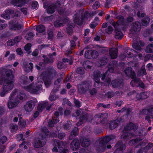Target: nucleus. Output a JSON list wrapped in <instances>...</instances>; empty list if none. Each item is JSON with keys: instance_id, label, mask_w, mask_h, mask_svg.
<instances>
[{"instance_id": "1", "label": "nucleus", "mask_w": 153, "mask_h": 153, "mask_svg": "<svg viewBox=\"0 0 153 153\" xmlns=\"http://www.w3.org/2000/svg\"><path fill=\"white\" fill-rule=\"evenodd\" d=\"M56 72L52 68L48 69L43 72L38 78L39 81L36 84H31L27 86L30 83L27 77L25 76L21 77L20 82L22 88L30 93L36 94L39 90L42 84V81L46 87H48L51 83L53 79L56 76Z\"/></svg>"}, {"instance_id": "2", "label": "nucleus", "mask_w": 153, "mask_h": 153, "mask_svg": "<svg viewBox=\"0 0 153 153\" xmlns=\"http://www.w3.org/2000/svg\"><path fill=\"white\" fill-rule=\"evenodd\" d=\"M0 72L4 76H6V79L3 77L0 78V84L3 83V90L0 93L1 97H4L5 95L9 92L13 88L14 86V76L12 72L10 70L2 68Z\"/></svg>"}, {"instance_id": "3", "label": "nucleus", "mask_w": 153, "mask_h": 153, "mask_svg": "<svg viewBox=\"0 0 153 153\" xmlns=\"http://www.w3.org/2000/svg\"><path fill=\"white\" fill-rule=\"evenodd\" d=\"M133 18L131 17H128L126 21L124 20L123 17L120 16L119 18V20L116 22H112V25L115 28V37L118 39H121L123 36V34L120 28L123 31H126L128 27L129 23L133 21Z\"/></svg>"}, {"instance_id": "4", "label": "nucleus", "mask_w": 153, "mask_h": 153, "mask_svg": "<svg viewBox=\"0 0 153 153\" xmlns=\"http://www.w3.org/2000/svg\"><path fill=\"white\" fill-rule=\"evenodd\" d=\"M25 96L23 91H18L17 89H15L10 97V100L8 103V108H12L16 106L21 100H23Z\"/></svg>"}, {"instance_id": "5", "label": "nucleus", "mask_w": 153, "mask_h": 153, "mask_svg": "<svg viewBox=\"0 0 153 153\" xmlns=\"http://www.w3.org/2000/svg\"><path fill=\"white\" fill-rule=\"evenodd\" d=\"M41 131L42 134L40 136L42 138L41 139L37 138L35 140L34 143V146L35 148H39L43 146L46 143V137H50L51 136L56 137L57 136L56 134L55 133L49 134V132L45 127L42 128Z\"/></svg>"}, {"instance_id": "6", "label": "nucleus", "mask_w": 153, "mask_h": 153, "mask_svg": "<svg viewBox=\"0 0 153 153\" xmlns=\"http://www.w3.org/2000/svg\"><path fill=\"white\" fill-rule=\"evenodd\" d=\"M137 126V124L135 125L130 123L125 127L123 131V134L121 137V138H123L124 140L129 139L134 135L131 133L135 132Z\"/></svg>"}, {"instance_id": "7", "label": "nucleus", "mask_w": 153, "mask_h": 153, "mask_svg": "<svg viewBox=\"0 0 153 153\" xmlns=\"http://www.w3.org/2000/svg\"><path fill=\"white\" fill-rule=\"evenodd\" d=\"M124 72L127 76L133 79L131 82V84L132 86L140 87L142 88H144V84L142 82L140 81L139 79L134 78L135 76V75L134 72L132 71L131 68H128Z\"/></svg>"}, {"instance_id": "8", "label": "nucleus", "mask_w": 153, "mask_h": 153, "mask_svg": "<svg viewBox=\"0 0 153 153\" xmlns=\"http://www.w3.org/2000/svg\"><path fill=\"white\" fill-rule=\"evenodd\" d=\"M91 15L88 12H84L83 10L77 11L73 17L74 23L78 25H81L84 21L88 18Z\"/></svg>"}, {"instance_id": "9", "label": "nucleus", "mask_w": 153, "mask_h": 153, "mask_svg": "<svg viewBox=\"0 0 153 153\" xmlns=\"http://www.w3.org/2000/svg\"><path fill=\"white\" fill-rule=\"evenodd\" d=\"M117 65V62H116L113 61L112 63L110 64L107 68V71L104 74H103L102 77V79L103 80L105 78L106 76L107 77L105 80V84L106 86H108L110 84V81L111 80V76L109 74V73H112L114 70L115 67H116Z\"/></svg>"}, {"instance_id": "10", "label": "nucleus", "mask_w": 153, "mask_h": 153, "mask_svg": "<svg viewBox=\"0 0 153 153\" xmlns=\"http://www.w3.org/2000/svg\"><path fill=\"white\" fill-rule=\"evenodd\" d=\"M141 137L138 140V139H135L134 140H131L129 142L130 145H133L139 143V144L137 146V148H140L141 149H140L138 151L136 152V153H142V149H149L153 146V144L149 143H148L147 146L145 147H143L146 145V141H143L142 142L140 141Z\"/></svg>"}, {"instance_id": "11", "label": "nucleus", "mask_w": 153, "mask_h": 153, "mask_svg": "<svg viewBox=\"0 0 153 153\" xmlns=\"http://www.w3.org/2000/svg\"><path fill=\"white\" fill-rule=\"evenodd\" d=\"M141 25L139 22H135L133 23L130 29L129 36L130 37H133V36L137 34L140 30Z\"/></svg>"}, {"instance_id": "12", "label": "nucleus", "mask_w": 153, "mask_h": 153, "mask_svg": "<svg viewBox=\"0 0 153 153\" xmlns=\"http://www.w3.org/2000/svg\"><path fill=\"white\" fill-rule=\"evenodd\" d=\"M37 102V101L35 99L28 101L25 106V111L27 112L31 111Z\"/></svg>"}, {"instance_id": "13", "label": "nucleus", "mask_w": 153, "mask_h": 153, "mask_svg": "<svg viewBox=\"0 0 153 153\" xmlns=\"http://www.w3.org/2000/svg\"><path fill=\"white\" fill-rule=\"evenodd\" d=\"M133 43L132 44V47L137 51L141 50V47L144 46V43L140 41L138 38H137L136 39L133 38Z\"/></svg>"}, {"instance_id": "14", "label": "nucleus", "mask_w": 153, "mask_h": 153, "mask_svg": "<svg viewBox=\"0 0 153 153\" xmlns=\"http://www.w3.org/2000/svg\"><path fill=\"white\" fill-rule=\"evenodd\" d=\"M143 113L144 114H147L145 117V120L148 121V122L150 123L151 121L150 120V118L153 117V107H151L148 108L147 109H144L142 111Z\"/></svg>"}, {"instance_id": "15", "label": "nucleus", "mask_w": 153, "mask_h": 153, "mask_svg": "<svg viewBox=\"0 0 153 153\" xmlns=\"http://www.w3.org/2000/svg\"><path fill=\"white\" fill-rule=\"evenodd\" d=\"M90 85L87 82H83L81 84L78 86L79 91L80 94H83L88 89Z\"/></svg>"}, {"instance_id": "16", "label": "nucleus", "mask_w": 153, "mask_h": 153, "mask_svg": "<svg viewBox=\"0 0 153 153\" xmlns=\"http://www.w3.org/2000/svg\"><path fill=\"white\" fill-rule=\"evenodd\" d=\"M98 55V52L95 51L91 50L86 51L85 53V56L88 59H94L97 58Z\"/></svg>"}, {"instance_id": "17", "label": "nucleus", "mask_w": 153, "mask_h": 153, "mask_svg": "<svg viewBox=\"0 0 153 153\" xmlns=\"http://www.w3.org/2000/svg\"><path fill=\"white\" fill-rule=\"evenodd\" d=\"M48 104V102L47 101H43L39 102L37 108L38 111H36L34 113L33 115L34 117L35 118L39 114V112H41Z\"/></svg>"}, {"instance_id": "18", "label": "nucleus", "mask_w": 153, "mask_h": 153, "mask_svg": "<svg viewBox=\"0 0 153 153\" xmlns=\"http://www.w3.org/2000/svg\"><path fill=\"white\" fill-rule=\"evenodd\" d=\"M132 93V94H130L129 95H136V98L137 100L146 99L149 96V92H143L140 94H137L135 91H133Z\"/></svg>"}, {"instance_id": "19", "label": "nucleus", "mask_w": 153, "mask_h": 153, "mask_svg": "<svg viewBox=\"0 0 153 153\" xmlns=\"http://www.w3.org/2000/svg\"><path fill=\"white\" fill-rule=\"evenodd\" d=\"M115 147L116 149L114 153H122L126 148V146L123 142H119L116 144Z\"/></svg>"}, {"instance_id": "20", "label": "nucleus", "mask_w": 153, "mask_h": 153, "mask_svg": "<svg viewBox=\"0 0 153 153\" xmlns=\"http://www.w3.org/2000/svg\"><path fill=\"white\" fill-rule=\"evenodd\" d=\"M60 4L59 2H57L55 5L51 4L48 6L46 5V4H44V7L47 9V12L48 14H52L55 11V9L56 8V6L59 5Z\"/></svg>"}, {"instance_id": "21", "label": "nucleus", "mask_w": 153, "mask_h": 153, "mask_svg": "<svg viewBox=\"0 0 153 153\" xmlns=\"http://www.w3.org/2000/svg\"><path fill=\"white\" fill-rule=\"evenodd\" d=\"M107 117V114L105 113H102L95 115L94 119L95 120H97L96 123H102Z\"/></svg>"}, {"instance_id": "22", "label": "nucleus", "mask_w": 153, "mask_h": 153, "mask_svg": "<svg viewBox=\"0 0 153 153\" xmlns=\"http://www.w3.org/2000/svg\"><path fill=\"white\" fill-rule=\"evenodd\" d=\"M65 143L61 141H60L58 140H55L54 141L53 145L55 146L54 148L52 149V151L57 152L58 149H57V147L59 149L61 148H63L65 147Z\"/></svg>"}, {"instance_id": "23", "label": "nucleus", "mask_w": 153, "mask_h": 153, "mask_svg": "<svg viewBox=\"0 0 153 153\" xmlns=\"http://www.w3.org/2000/svg\"><path fill=\"white\" fill-rule=\"evenodd\" d=\"M54 116H55V117H53L52 120H49L48 126L49 127H53L54 124L58 123L59 121L58 118L59 116V112L56 111L54 114Z\"/></svg>"}, {"instance_id": "24", "label": "nucleus", "mask_w": 153, "mask_h": 153, "mask_svg": "<svg viewBox=\"0 0 153 153\" xmlns=\"http://www.w3.org/2000/svg\"><path fill=\"white\" fill-rule=\"evenodd\" d=\"M56 55L55 52H53L52 54H49V59L47 58H45L44 59V63L42 62H40L39 63V65L40 66H42V65H44L45 64L49 62L52 63L53 61V56H55Z\"/></svg>"}, {"instance_id": "25", "label": "nucleus", "mask_w": 153, "mask_h": 153, "mask_svg": "<svg viewBox=\"0 0 153 153\" xmlns=\"http://www.w3.org/2000/svg\"><path fill=\"white\" fill-rule=\"evenodd\" d=\"M101 73L99 71H97L94 72L93 74V77L94 80L96 82L95 83V86L96 85V83L99 84L100 83V75H101Z\"/></svg>"}, {"instance_id": "26", "label": "nucleus", "mask_w": 153, "mask_h": 153, "mask_svg": "<svg viewBox=\"0 0 153 153\" xmlns=\"http://www.w3.org/2000/svg\"><path fill=\"white\" fill-rule=\"evenodd\" d=\"M109 54L112 59L116 58L118 56V50L117 48H111L109 50Z\"/></svg>"}, {"instance_id": "27", "label": "nucleus", "mask_w": 153, "mask_h": 153, "mask_svg": "<svg viewBox=\"0 0 153 153\" xmlns=\"http://www.w3.org/2000/svg\"><path fill=\"white\" fill-rule=\"evenodd\" d=\"M14 11L11 9H8L6 10L4 12V13L2 14L1 16L4 19H8L10 18V15L13 14L14 13Z\"/></svg>"}, {"instance_id": "28", "label": "nucleus", "mask_w": 153, "mask_h": 153, "mask_svg": "<svg viewBox=\"0 0 153 153\" xmlns=\"http://www.w3.org/2000/svg\"><path fill=\"white\" fill-rule=\"evenodd\" d=\"M95 48L99 52H103L105 51H108V48H107L101 47L99 46L96 45L94 46L93 45H89V47H87L86 48Z\"/></svg>"}, {"instance_id": "29", "label": "nucleus", "mask_w": 153, "mask_h": 153, "mask_svg": "<svg viewBox=\"0 0 153 153\" xmlns=\"http://www.w3.org/2000/svg\"><path fill=\"white\" fill-rule=\"evenodd\" d=\"M68 19L67 18L57 20L54 22V25L56 27H60L63 26L66 22H68Z\"/></svg>"}, {"instance_id": "30", "label": "nucleus", "mask_w": 153, "mask_h": 153, "mask_svg": "<svg viewBox=\"0 0 153 153\" xmlns=\"http://www.w3.org/2000/svg\"><path fill=\"white\" fill-rule=\"evenodd\" d=\"M111 85L113 87L117 88L119 87L123 86V84L122 80L116 79L115 80L112 81Z\"/></svg>"}, {"instance_id": "31", "label": "nucleus", "mask_w": 153, "mask_h": 153, "mask_svg": "<svg viewBox=\"0 0 153 153\" xmlns=\"http://www.w3.org/2000/svg\"><path fill=\"white\" fill-rule=\"evenodd\" d=\"M79 143L77 139L74 140L71 143L70 146L73 150H76L79 148Z\"/></svg>"}, {"instance_id": "32", "label": "nucleus", "mask_w": 153, "mask_h": 153, "mask_svg": "<svg viewBox=\"0 0 153 153\" xmlns=\"http://www.w3.org/2000/svg\"><path fill=\"white\" fill-rule=\"evenodd\" d=\"M11 3L15 6L22 7L25 3V0H12Z\"/></svg>"}, {"instance_id": "33", "label": "nucleus", "mask_w": 153, "mask_h": 153, "mask_svg": "<svg viewBox=\"0 0 153 153\" xmlns=\"http://www.w3.org/2000/svg\"><path fill=\"white\" fill-rule=\"evenodd\" d=\"M7 140L6 137H2L0 138V153L4 152L5 147L2 145L6 142Z\"/></svg>"}, {"instance_id": "34", "label": "nucleus", "mask_w": 153, "mask_h": 153, "mask_svg": "<svg viewBox=\"0 0 153 153\" xmlns=\"http://www.w3.org/2000/svg\"><path fill=\"white\" fill-rule=\"evenodd\" d=\"M10 29L12 30H16L20 29L23 25L17 23L14 24L13 22H10L9 23Z\"/></svg>"}, {"instance_id": "35", "label": "nucleus", "mask_w": 153, "mask_h": 153, "mask_svg": "<svg viewBox=\"0 0 153 153\" xmlns=\"http://www.w3.org/2000/svg\"><path fill=\"white\" fill-rule=\"evenodd\" d=\"M22 39L21 36H18L15 38L14 39L12 40H9L7 42V45L10 46L13 45L15 43H17L19 42Z\"/></svg>"}, {"instance_id": "36", "label": "nucleus", "mask_w": 153, "mask_h": 153, "mask_svg": "<svg viewBox=\"0 0 153 153\" xmlns=\"http://www.w3.org/2000/svg\"><path fill=\"white\" fill-rule=\"evenodd\" d=\"M119 123L118 119L111 121L109 123V127L111 129H114L117 126Z\"/></svg>"}, {"instance_id": "37", "label": "nucleus", "mask_w": 153, "mask_h": 153, "mask_svg": "<svg viewBox=\"0 0 153 153\" xmlns=\"http://www.w3.org/2000/svg\"><path fill=\"white\" fill-rule=\"evenodd\" d=\"M115 137V136L113 135L107 136L103 137L102 139L101 140L102 141L103 144H105L107 143L111 140L114 138Z\"/></svg>"}, {"instance_id": "38", "label": "nucleus", "mask_w": 153, "mask_h": 153, "mask_svg": "<svg viewBox=\"0 0 153 153\" xmlns=\"http://www.w3.org/2000/svg\"><path fill=\"white\" fill-rule=\"evenodd\" d=\"M81 145V146L84 147H86L89 145L90 142L88 139L82 138L80 139Z\"/></svg>"}, {"instance_id": "39", "label": "nucleus", "mask_w": 153, "mask_h": 153, "mask_svg": "<svg viewBox=\"0 0 153 153\" xmlns=\"http://www.w3.org/2000/svg\"><path fill=\"white\" fill-rule=\"evenodd\" d=\"M136 52L132 49H128L124 53V55L125 57H131L133 56V54L135 53Z\"/></svg>"}, {"instance_id": "40", "label": "nucleus", "mask_w": 153, "mask_h": 153, "mask_svg": "<svg viewBox=\"0 0 153 153\" xmlns=\"http://www.w3.org/2000/svg\"><path fill=\"white\" fill-rule=\"evenodd\" d=\"M78 129L76 127L74 128L72 130L71 134L69 137V139L70 140L72 139L74 137H75L78 133Z\"/></svg>"}, {"instance_id": "41", "label": "nucleus", "mask_w": 153, "mask_h": 153, "mask_svg": "<svg viewBox=\"0 0 153 153\" xmlns=\"http://www.w3.org/2000/svg\"><path fill=\"white\" fill-rule=\"evenodd\" d=\"M92 65H93V63L89 60L85 61L83 64V67L86 69H91Z\"/></svg>"}, {"instance_id": "42", "label": "nucleus", "mask_w": 153, "mask_h": 153, "mask_svg": "<svg viewBox=\"0 0 153 153\" xmlns=\"http://www.w3.org/2000/svg\"><path fill=\"white\" fill-rule=\"evenodd\" d=\"M16 114H18V116L19 119V126H20L21 128H23L25 127L26 124V121L25 120H24L22 121L21 119L22 117H21V114H19L17 113Z\"/></svg>"}, {"instance_id": "43", "label": "nucleus", "mask_w": 153, "mask_h": 153, "mask_svg": "<svg viewBox=\"0 0 153 153\" xmlns=\"http://www.w3.org/2000/svg\"><path fill=\"white\" fill-rule=\"evenodd\" d=\"M36 29L37 32L41 33L45 31V28L44 25H41L36 26Z\"/></svg>"}, {"instance_id": "44", "label": "nucleus", "mask_w": 153, "mask_h": 153, "mask_svg": "<svg viewBox=\"0 0 153 153\" xmlns=\"http://www.w3.org/2000/svg\"><path fill=\"white\" fill-rule=\"evenodd\" d=\"M58 90V89H56V91H55V90L54 89H53L51 93V94L50 97H49V100L51 101H53L56 100L59 97L58 96H56L55 95H52V93H55Z\"/></svg>"}, {"instance_id": "45", "label": "nucleus", "mask_w": 153, "mask_h": 153, "mask_svg": "<svg viewBox=\"0 0 153 153\" xmlns=\"http://www.w3.org/2000/svg\"><path fill=\"white\" fill-rule=\"evenodd\" d=\"M68 27L66 28L68 34H71L73 32L72 28L74 27V24H72V25H71L68 23Z\"/></svg>"}, {"instance_id": "46", "label": "nucleus", "mask_w": 153, "mask_h": 153, "mask_svg": "<svg viewBox=\"0 0 153 153\" xmlns=\"http://www.w3.org/2000/svg\"><path fill=\"white\" fill-rule=\"evenodd\" d=\"M150 22V19L148 17H146L142 21V25L146 26L148 25Z\"/></svg>"}, {"instance_id": "47", "label": "nucleus", "mask_w": 153, "mask_h": 153, "mask_svg": "<svg viewBox=\"0 0 153 153\" xmlns=\"http://www.w3.org/2000/svg\"><path fill=\"white\" fill-rule=\"evenodd\" d=\"M147 53H153V44L148 45L146 49Z\"/></svg>"}, {"instance_id": "48", "label": "nucleus", "mask_w": 153, "mask_h": 153, "mask_svg": "<svg viewBox=\"0 0 153 153\" xmlns=\"http://www.w3.org/2000/svg\"><path fill=\"white\" fill-rule=\"evenodd\" d=\"M131 110V109L130 108H128L127 109L126 108H123L121 110H117V111L118 113H120V112H123L125 111L127 114V115H128L129 114Z\"/></svg>"}, {"instance_id": "49", "label": "nucleus", "mask_w": 153, "mask_h": 153, "mask_svg": "<svg viewBox=\"0 0 153 153\" xmlns=\"http://www.w3.org/2000/svg\"><path fill=\"white\" fill-rule=\"evenodd\" d=\"M62 61L64 62H68L69 64L71 65L73 62V59L72 57H71L69 59L67 58H63L62 59Z\"/></svg>"}, {"instance_id": "50", "label": "nucleus", "mask_w": 153, "mask_h": 153, "mask_svg": "<svg viewBox=\"0 0 153 153\" xmlns=\"http://www.w3.org/2000/svg\"><path fill=\"white\" fill-rule=\"evenodd\" d=\"M10 128L12 132H14L18 130V127L17 125L12 124L10 125Z\"/></svg>"}, {"instance_id": "51", "label": "nucleus", "mask_w": 153, "mask_h": 153, "mask_svg": "<svg viewBox=\"0 0 153 153\" xmlns=\"http://www.w3.org/2000/svg\"><path fill=\"white\" fill-rule=\"evenodd\" d=\"M4 20L0 19V30L4 29L7 26V24L4 23Z\"/></svg>"}, {"instance_id": "52", "label": "nucleus", "mask_w": 153, "mask_h": 153, "mask_svg": "<svg viewBox=\"0 0 153 153\" xmlns=\"http://www.w3.org/2000/svg\"><path fill=\"white\" fill-rule=\"evenodd\" d=\"M87 120V118L84 117L81 118L79 121L77 123L76 125L78 126H79L80 125L82 124L84 122L86 121Z\"/></svg>"}, {"instance_id": "53", "label": "nucleus", "mask_w": 153, "mask_h": 153, "mask_svg": "<svg viewBox=\"0 0 153 153\" xmlns=\"http://www.w3.org/2000/svg\"><path fill=\"white\" fill-rule=\"evenodd\" d=\"M34 36V34L32 32H30L25 37L26 38L27 40H31L33 37Z\"/></svg>"}, {"instance_id": "54", "label": "nucleus", "mask_w": 153, "mask_h": 153, "mask_svg": "<svg viewBox=\"0 0 153 153\" xmlns=\"http://www.w3.org/2000/svg\"><path fill=\"white\" fill-rule=\"evenodd\" d=\"M108 61V59L105 58H103L101 59L99 61V64L100 65L102 66L104 65Z\"/></svg>"}, {"instance_id": "55", "label": "nucleus", "mask_w": 153, "mask_h": 153, "mask_svg": "<svg viewBox=\"0 0 153 153\" xmlns=\"http://www.w3.org/2000/svg\"><path fill=\"white\" fill-rule=\"evenodd\" d=\"M76 72L80 74H83L85 73L84 70L82 67L78 68L76 70Z\"/></svg>"}, {"instance_id": "56", "label": "nucleus", "mask_w": 153, "mask_h": 153, "mask_svg": "<svg viewBox=\"0 0 153 153\" xmlns=\"http://www.w3.org/2000/svg\"><path fill=\"white\" fill-rule=\"evenodd\" d=\"M140 75H145L146 74L144 65L142 66L139 73Z\"/></svg>"}, {"instance_id": "57", "label": "nucleus", "mask_w": 153, "mask_h": 153, "mask_svg": "<svg viewBox=\"0 0 153 153\" xmlns=\"http://www.w3.org/2000/svg\"><path fill=\"white\" fill-rule=\"evenodd\" d=\"M137 62L136 61H133L129 62L128 63V65L129 66H131L132 67H136L137 65Z\"/></svg>"}, {"instance_id": "58", "label": "nucleus", "mask_w": 153, "mask_h": 153, "mask_svg": "<svg viewBox=\"0 0 153 153\" xmlns=\"http://www.w3.org/2000/svg\"><path fill=\"white\" fill-rule=\"evenodd\" d=\"M38 3L36 1L33 2L31 5V9H36L38 8Z\"/></svg>"}, {"instance_id": "59", "label": "nucleus", "mask_w": 153, "mask_h": 153, "mask_svg": "<svg viewBox=\"0 0 153 153\" xmlns=\"http://www.w3.org/2000/svg\"><path fill=\"white\" fill-rule=\"evenodd\" d=\"M71 123L70 121H68L67 123L64 125V128L65 130L69 129L71 128Z\"/></svg>"}, {"instance_id": "60", "label": "nucleus", "mask_w": 153, "mask_h": 153, "mask_svg": "<svg viewBox=\"0 0 153 153\" xmlns=\"http://www.w3.org/2000/svg\"><path fill=\"white\" fill-rule=\"evenodd\" d=\"M31 45L30 44H27L26 45L25 47V49L27 51H29L28 53H30V51H29L31 48Z\"/></svg>"}, {"instance_id": "61", "label": "nucleus", "mask_w": 153, "mask_h": 153, "mask_svg": "<svg viewBox=\"0 0 153 153\" xmlns=\"http://www.w3.org/2000/svg\"><path fill=\"white\" fill-rule=\"evenodd\" d=\"M113 31V29L112 27L109 26L106 29V32L108 34L111 33Z\"/></svg>"}, {"instance_id": "62", "label": "nucleus", "mask_w": 153, "mask_h": 153, "mask_svg": "<svg viewBox=\"0 0 153 153\" xmlns=\"http://www.w3.org/2000/svg\"><path fill=\"white\" fill-rule=\"evenodd\" d=\"M100 3L98 1H96L93 6V8L95 9L98 8L100 6Z\"/></svg>"}, {"instance_id": "63", "label": "nucleus", "mask_w": 153, "mask_h": 153, "mask_svg": "<svg viewBox=\"0 0 153 153\" xmlns=\"http://www.w3.org/2000/svg\"><path fill=\"white\" fill-rule=\"evenodd\" d=\"M74 101L75 106L76 107H79L81 106V103L79 101L76 100V99H74Z\"/></svg>"}, {"instance_id": "64", "label": "nucleus", "mask_w": 153, "mask_h": 153, "mask_svg": "<svg viewBox=\"0 0 153 153\" xmlns=\"http://www.w3.org/2000/svg\"><path fill=\"white\" fill-rule=\"evenodd\" d=\"M62 77H61V78L57 79L54 83V84L55 85H57L59 84H60L62 83Z\"/></svg>"}]
</instances>
